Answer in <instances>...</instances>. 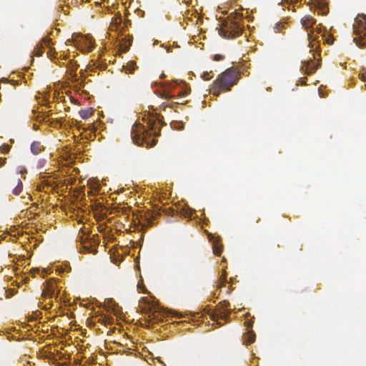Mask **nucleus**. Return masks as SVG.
Returning <instances> with one entry per match:
<instances>
[{"mask_svg":"<svg viewBox=\"0 0 366 366\" xmlns=\"http://www.w3.org/2000/svg\"><path fill=\"white\" fill-rule=\"evenodd\" d=\"M239 78L240 74L236 69L229 68L213 81L210 87V92L214 96H219L222 92H228L232 86L237 84Z\"/></svg>","mask_w":366,"mask_h":366,"instance_id":"f257e3e1","label":"nucleus"},{"mask_svg":"<svg viewBox=\"0 0 366 366\" xmlns=\"http://www.w3.org/2000/svg\"><path fill=\"white\" fill-rule=\"evenodd\" d=\"M315 23L316 19L310 15H306L301 19V24L306 30L311 29Z\"/></svg>","mask_w":366,"mask_h":366,"instance_id":"1a4fd4ad","label":"nucleus"},{"mask_svg":"<svg viewBox=\"0 0 366 366\" xmlns=\"http://www.w3.org/2000/svg\"><path fill=\"white\" fill-rule=\"evenodd\" d=\"M255 340V335L254 333L251 331L248 333V340H247V344H252L254 342Z\"/></svg>","mask_w":366,"mask_h":366,"instance_id":"b1692460","label":"nucleus"},{"mask_svg":"<svg viewBox=\"0 0 366 366\" xmlns=\"http://www.w3.org/2000/svg\"><path fill=\"white\" fill-rule=\"evenodd\" d=\"M312 56L315 59V54L314 53L312 54Z\"/></svg>","mask_w":366,"mask_h":366,"instance_id":"ea45409f","label":"nucleus"},{"mask_svg":"<svg viewBox=\"0 0 366 366\" xmlns=\"http://www.w3.org/2000/svg\"><path fill=\"white\" fill-rule=\"evenodd\" d=\"M136 68V63L134 61H129L126 66H123L125 73L132 74Z\"/></svg>","mask_w":366,"mask_h":366,"instance_id":"f3484780","label":"nucleus"},{"mask_svg":"<svg viewBox=\"0 0 366 366\" xmlns=\"http://www.w3.org/2000/svg\"><path fill=\"white\" fill-rule=\"evenodd\" d=\"M223 59H224V56H223V55H222V54H215V55L214 56V58H213V59H214V61H221V60H222Z\"/></svg>","mask_w":366,"mask_h":366,"instance_id":"bb28decb","label":"nucleus"},{"mask_svg":"<svg viewBox=\"0 0 366 366\" xmlns=\"http://www.w3.org/2000/svg\"><path fill=\"white\" fill-rule=\"evenodd\" d=\"M355 22L357 26L356 25L353 26V32L357 36L354 38L353 41L357 46L365 47L366 46V32L363 35H361V33L366 29V15H359L355 19Z\"/></svg>","mask_w":366,"mask_h":366,"instance_id":"20e7f679","label":"nucleus"},{"mask_svg":"<svg viewBox=\"0 0 366 366\" xmlns=\"http://www.w3.org/2000/svg\"><path fill=\"white\" fill-rule=\"evenodd\" d=\"M164 76H165V74H162L160 77H161V78H163V77H164Z\"/></svg>","mask_w":366,"mask_h":366,"instance_id":"58836bf2","label":"nucleus"},{"mask_svg":"<svg viewBox=\"0 0 366 366\" xmlns=\"http://www.w3.org/2000/svg\"><path fill=\"white\" fill-rule=\"evenodd\" d=\"M44 44L45 45L46 47H48L49 48V51L47 52V56L49 57V58H55V54H56V51H55V49L54 48H52L51 46V39L49 38H45L44 39Z\"/></svg>","mask_w":366,"mask_h":366,"instance_id":"f8f14e48","label":"nucleus"},{"mask_svg":"<svg viewBox=\"0 0 366 366\" xmlns=\"http://www.w3.org/2000/svg\"><path fill=\"white\" fill-rule=\"evenodd\" d=\"M121 209H122V212L123 214H126L127 208H122Z\"/></svg>","mask_w":366,"mask_h":366,"instance_id":"f704fd0d","label":"nucleus"},{"mask_svg":"<svg viewBox=\"0 0 366 366\" xmlns=\"http://www.w3.org/2000/svg\"><path fill=\"white\" fill-rule=\"evenodd\" d=\"M154 218L155 217L154 216H150L149 217H146V220H147L148 224H152Z\"/></svg>","mask_w":366,"mask_h":366,"instance_id":"c85d7f7f","label":"nucleus"},{"mask_svg":"<svg viewBox=\"0 0 366 366\" xmlns=\"http://www.w3.org/2000/svg\"><path fill=\"white\" fill-rule=\"evenodd\" d=\"M162 311L159 308H154L152 311H151L149 314V317L150 318L151 322H158L162 320V317H159V314H160Z\"/></svg>","mask_w":366,"mask_h":366,"instance_id":"ddd939ff","label":"nucleus"},{"mask_svg":"<svg viewBox=\"0 0 366 366\" xmlns=\"http://www.w3.org/2000/svg\"><path fill=\"white\" fill-rule=\"evenodd\" d=\"M181 214L187 218H191L192 216V211L189 209L183 208L181 211Z\"/></svg>","mask_w":366,"mask_h":366,"instance_id":"4be33fe9","label":"nucleus"},{"mask_svg":"<svg viewBox=\"0 0 366 366\" xmlns=\"http://www.w3.org/2000/svg\"><path fill=\"white\" fill-rule=\"evenodd\" d=\"M223 250L222 245L219 244L217 241L214 242L213 252L216 255H220Z\"/></svg>","mask_w":366,"mask_h":366,"instance_id":"a211bd4d","label":"nucleus"},{"mask_svg":"<svg viewBox=\"0 0 366 366\" xmlns=\"http://www.w3.org/2000/svg\"><path fill=\"white\" fill-rule=\"evenodd\" d=\"M46 47L44 44V40L42 42L39 44V46L36 49L35 51V55L37 56H41L44 52V48Z\"/></svg>","mask_w":366,"mask_h":366,"instance_id":"412c9836","label":"nucleus"},{"mask_svg":"<svg viewBox=\"0 0 366 366\" xmlns=\"http://www.w3.org/2000/svg\"><path fill=\"white\" fill-rule=\"evenodd\" d=\"M155 122H153L150 125V131L146 130L144 127H137V129H132L131 132L132 139L134 143L137 145H143L144 143L147 144V147H152L156 145L157 140L153 139L152 143L147 140V138L152 135L159 136V130L157 131L155 128Z\"/></svg>","mask_w":366,"mask_h":366,"instance_id":"7ed1b4c3","label":"nucleus"},{"mask_svg":"<svg viewBox=\"0 0 366 366\" xmlns=\"http://www.w3.org/2000/svg\"><path fill=\"white\" fill-rule=\"evenodd\" d=\"M7 187L14 195H19L23 191V184L19 174L11 177L7 182Z\"/></svg>","mask_w":366,"mask_h":366,"instance_id":"39448f33","label":"nucleus"},{"mask_svg":"<svg viewBox=\"0 0 366 366\" xmlns=\"http://www.w3.org/2000/svg\"><path fill=\"white\" fill-rule=\"evenodd\" d=\"M243 29V14L235 11L223 21L219 33L225 39H234L241 35Z\"/></svg>","mask_w":366,"mask_h":366,"instance_id":"f03ea898","label":"nucleus"},{"mask_svg":"<svg viewBox=\"0 0 366 366\" xmlns=\"http://www.w3.org/2000/svg\"><path fill=\"white\" fill-rule=\"evenodd\" d=\"M230 312L231 311L229 310H219L218 313L217 312L212 315V319L213 320H217L219 319L228 320L229 318Z\"/></svg>","mask_w":366,"mask_h":366,"instance_id":"9d476101","label":"nucleus"},{"mask_svg":"<svg viewBox=\"0 0 366 366\" xmlns=\"http://www.w3.org/2000/svg\"><path fill=\"white\" fill-rule=\"evenodd\" d=\"M160 97L162 98V99H167V100H169V99H175V96L174 94H172L169 91L167 90H165V91H163L161 94H160Z\"/></svg>","mask_w":366,"mask_h":366,"instance_id":"6ab92c4d","label":"nucleus"},{"mask_svg":"<svg viewBox=\"0 0 366 366\" xmlns=\"http://www.w3.org/2000/svg\"><path fill=\"white\" fill-rule=\"evenodd\" d=\"M220 304H222L224 307H227L229 305V302L227 300H224L221 302Z\"/></svg>","mask_w":366,"mask_h":366,"instance_id":"7c9ffc66","label":"nucleus"},{"mask_svg":"<svg viewBox=\"0 0 366 366\" xmlns=\"http://www.w3.org/2000/svg\"><path fill=\"white\" fill-rule=\"evenodd\" d=\"M286 27V23H277L274 26V32H281Z\"/></svg>","mask_w":366,"mask_h":366,"instance_id":"aec40b11","label":"nucleus"},{"mask_svg":"<svg viewBox=\"0 0 366 366\" xmlns=\"http://www.w3.org/2000/svg\"><path fill=\"white\" fill-rule=\"evenodd\" d=\"M170 88H172V84H170V86H169L168 89H170Z\"/></svg>","mask_w":366,"mask_h":366,"instance_id":"4c0bfd02","label":"nucleus"},{"mask_svg":"<svg viewBox=\"0 0 366 366\" xmlns=\"http://www.w3.org/2000/svg\"><path fill=\"white\" fill-rule=\"evenodd\" d=\"M169 211H171L172 212H173V209L172 208H169L167 210V212L169 213Z\"/></svg>","mask_w":366,"mask_h":366,"instance_id":"c9c22d12","label":"nucleus"},{"mask_svg":"<svg viewBox=\"0 0 366 366\" xmlns=\"http://www.w3.org/2000/svg\"><path fill=\"white\" fill-rule=\"evenodd\" d=\"M93 112H94L92 108H88V109H81L79 112V114L82 119H86L89 118L93 114Z\"/></svg>","mask_w":366,"mask_h":366,"instance_id":"2eb2a0df","label":"nucleus"},{"mask_svg":"<svg viewBox=\"0 0 366 366\" xmlns=\"http://www.w3.org/2000/svg\"><path fill=\"white\" fill-rule=\"evenodd\" d=\"M361 78L362 81H366V71L362 74ZM365 86L366 87V84H365Z\"/></svg>","mask_w":366,"mask_h":366,"instance_id":"2f4dec72","label":"nucleus"},{"mask_svg":"<svg viewBox=\"0 0 366 366\" xmlns=\"http://www.w3.org/2000/svg\"><path fill=\"white\" fill-rule=\"evenodd\" d=\"M327 44H332L333 43V39H327Z\"/></svg>","mask_w":366,"mask_h":366,"instance_id":"72a5a7b5","label":"nucleus"},{"mask_svg":"<svg viewBox=\"0 0 366 366\" xmlns=\"http://www.w3.org/2000/svg\"><path fill=\"white\" fill-rule=\"evenodd\" d=\"M254 322L252 320H247L244 322V325L248 327L251 328L253 326Z\"/></svg>","mask_w":366,"mask_h":366,"instance_id":"cd10ccee","label":"nucleus"},{"mask_svg":"<svg viewBox=\"0 0 366 366\" xmlns=\"http://www.w3.org/2000/svg\"><path fill=\"white\" fill-rule=\"evenodd\" d=\"M227 294H229V293H230V290H229V289H228V290H227Z\"/></svg>","mask_w":366,"mask_h":366,"instance_id":"e433bc0d","label":"nucleus"},{"mask_svg":"<svg viewBox=\"0 0 366 366\" xmlns=\"http://www.w3.org/2000/svg\"><path fill=\"white\" fill-rule=\"evenodd\" d=\"M94 48V45L92 42V41H89V46H88V49H89V51H91Z\"/></svg>","mask_w":366,"mask_h":366,"instance_id":"473e14b6","label":"nucleus"},{"mask_svg":"<svg viewBox=\"0 0 366 366\" xmlns=\"http://www.w3.org/2000/svg\"><path fill=\"white\" fill-rule=\"evenodd\" d=\"M309 44L308 46L310 48V51H316L320 46V41L317 40V37L313 36V30L307 33Z\"/></svg>","mask_w":366,"mask_h":366,"instance_id":"6e6552de","label":"nucleus"},{"mask_svg":"<svg viewBox=\"0 0 366 366\" xmlns=\"http://www.w3.org/2000/svg\"><path fill=\"white\" fill-rule=\"evenodd\" d=\"M212 73V71H204L202 75V77L204 80H209L210 79L212 76L210 74Z\"/></svg>","mask_w":366,"mask_h":366,"instance_id":"393cba45","label":"nucleus"},{"mask_svg":"<svg viewBox=\"0 0 366 366\" xmlns=\"http://www.w3.org/2000/svg\"><path fill=\"white\" fill-rule=\"evenodd\" d=\"M11 147L7 144H3L0 147V152L2 154H8L10 151Z\"/></svg>","mask_w":366,"mask_h":366,"instance_id":"5701e85b","label":"nucleus"},{"mask_svg":"<svg viewBox=\"0 0 366 366\" xmlns=\"http://www.w3.org/2000/svg\"><path fill=\"white\" fill-rule=\"evenodd\" d=\"M44 149V147L39 141H34L30 146L31 152L34 155L39 154Z\"/></svg>","mask_w":366,"mask_h":366,"instance_id":"9b49d317","label":"nucleus"},{"mask_svg":"<svg viewBox=\"0 0 366 366\" xmlns=\"http://www.w3.org/2000/svg\"><path fill=\"white\" fill-rule=\"evenodd\" d=\"M302 66L301 67V69L302 71H305V72L309 75L315 73L320 65L319 63L316 64L312 59L304 61H302Z\"/></svg>","mask_w":366,"mask_h":366,"instance_id":"0eeeda50","label":"nucleus"},{"mask_svg":"<svg viewBox=\"0 0 366 366\" xmlns=\"http://www.w3.org/2000/svg\"><path fill=\"white\" fill-rule=\"evenodd\" d=\"M56 284L52 280L46 282L45 287L42 290V296L44 298L58 297L59 291L56 292Z\"/></svg>","mask_w":366,"mask_h":366,"instance_id":"423d86ee","label":"nucleus"},{"mask_svg":"<svg viewBox=\"0 0 366 366\" xmlns=\"http://www.w3.org/2000/svg\"><path fill=\"white\" fill-rule=\"evenodd\" d=\"M222 283H221V285H220L219 287H224V286H225V285H226V275H225V274H224V275H222Z\"/></svg>","mask_w":366,"mask_h":366,"instance_id":"c756f323","label":"nucleus"},{"mask_svg":"<svg viewBox=\"0 0 366 366\" xmlns=\"http://www.w3.org/2000/svg\"><path fill=\"white\" fill-rule=\"evenodd\" d=\"M80 242L84 245V248L89 250V247L91 246V239L88 235L83 234L79 236Z\"/></svg>","mask_w":366,"mask_h":366,"instance_id":"4468645a","label":"nucleus"},{"mask_svg":"<svg viewBox=\"0 0 366 366\" xmlns=\"http://www.w3.org/2000/svg\"><path fill=\"white\" fill-rule=\"evenodd\" d=\"M189 92H190L189 89L186 88V89H183L182 92H179L178 95L179 97H184V96L187 95L189 93Z\"/></svg>","mask_w":366,"mask_h":366,"instance_id":"a878e982","label":"nucleus"},{"mask_svg":"<svg viewBox=\"0 0 366 366\" xmlns=\"http://www.w3.org/2000/svg\"><path fill=\"white\" fill-rule=\"evenodd\" d=\"M132 45L131 39H122V41L119 43V46L122 51L126 52L129 50V47Z\"/></svg>","mask_w":366,"mask_h":366,"instance_id":"dca6fc26","label":"nucleus"}]
</instances>
